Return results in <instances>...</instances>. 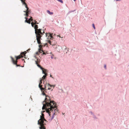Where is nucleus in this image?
Segmentation results:
<instances>
[{"label": "nucleus", "instance_id": "6", "mask_svg": "<svg viewBox=\"0 0 129 129\" xmlns=\"http://www.w3.org/2000/svg\"><path fill=\"white\" fill-rule=\"evenodd\" d=\"M48 43L50 44L51 45H52V46L56 45L57 44L56 41H51L49 40L48 41Z\"/></svg>", "mask_w": 129, "mask_h": 129}, {"label": "nucleus", "instance_id": "9", "mask_svg": "<svg viewBox=\"0 0 129 129\" xmlns=\"http://www.w3.org/2000/svg\"><path fill=\"white\" fill-rule=\"evenodd\" d=\"M16 60H17L18 59H19L21 57H23L22 55H19L17 56H15Z\"/></svg>", "mask_w": 129, "mask_h": 129}, {"label": "nucleus", "instance_id": "25", "mask_svg": "<svg viewBox=\"0 0 129 129\" xmlns=\"http://www.w3.org/2000/svg\"><path fill=\"white\" fill-rule=\"evenodd\" d=\"M48 87V89L49 90L51 89L50 88V87H51L50 86H47Z\"/></svg>", "mask_w": 129, "mask_h": 129}, {"label": "nucleus", "instance_id": "16", "mask_svg": "<svg viewBox=\"0 0 129 129\" xmlns=\"http://www.w3.org/2000/svg\"><path fill=\"white\" fill-rule=\"evenodd\" d=\"M46 77V76L44 75L42 77V79L44 80V79H45Z\"/></svg>", "mask_w": 129, "mask_h": 129}, {"label": "nucleus", "instance_id": "29", "mask_svg": "<svg viewBox=\"0 0 129 129\" xmlns=\"http://www.w3.org/2000/svg\"><path fill=\"white\" fill-rule=\"evenodd\" d=\"M43 54H46L45 53V52H43Z\"/></svg>", "mask_w": 129, "mask_h": 129}, {"label": "nucleus", "instance_id": "28", "mask_svg": "<svg viewBox=\"0 0 129 129\" xmlns=\"http://www.w3.org/2000/svg\"><path fill=\"white\" fill-rule=\"evenodd\" d=\"M104 67L106 69V65H105L104 66Z\"/></svg>", "mask_w": 129, "mask_h": 129}, {"label": "nucleus", "instance_id": "4", "mask_svg": "<svg viewBox=\"0 0 129 129\" xmlns=\"http://www.w3.org/2000/svg\"><path fill=\"white\" fill-rule=\"evenodd\" d=\"M39 60V59H37V60L35 61V63L37 64V66L38 67L40 68L41 70H42L43 73L45 74V76H46H46L47 75V74L46 73V69H44L40 65L38 64L40 62Z\"/></svg>", "mask_w": 129, "mask_h": 129}, {"label": "nucleus", "instance_id": "21", "mask_svg": "<svg viewBox=\"0 0 129 129\" xmlns=\"http://www.w3.org/2000/svg\"><path fill=\"white\" fill-rule=\"evenodd\" d=\"M15 64L16 65V67H18V66L20 67V65L17 64V63H16Z\"/></svg>", "mask_w": 129, "mask_h": 129}, {"label": "nucleus", "instance_id": "32", "mask_svg": "<svg viewBox=\"0 0 129 129\" xmlns=\"http://www.w3.org/2000/svg\"><path fill=\"white\" fill-rule=\"evenodd\" d=\"M74 1H76V0H74Z\"/></svg>", "mask_w": 129, "mask_h": 129}, {"label": "nucleus", "instance_id": "14", "mask_svg": "<svg viewBox=\"0 0 129 129\" xmlns=\"http://www.w3.org/2000/svg\"><path fill=\"white\" fill-rule=\"evenodd\" d=\"M47 12L50 15H52L53 14V13L52 12H50L49 11L47 10Z\"/></svg>", "mask_w": 129, "mask_h": 129}, {"label": "nucleus", "instance_id": "19", "mask_svg": "<svg viewBox=\"0 0 129 129\" xmlns=\"http://www.w3.org/2000/svg\"><path fill=\"white\" fill-rule=\"evenodd\" d=\"M24 4L25 5V8H26V9H27V8H28L27 7V4H26V3H25V4Z\"/></svg>", "mask_w": 129, "mask_h": 129}, {"label": "nucleus", "instance_id": "10", "mask_svg": "<svg viewBox=\"0 0 129 129\" xmlns=\"http://www.w3.org/2000/svg\"><path fill=\"white\" fill-rule=\"evenodd\" d=\"M24 12H26L27 13H30L31 12V10L29 9L28 8H27V9H26V11H24Z\"/></svg>", "mask_w": 129, "mask_h": 129}, {"label": "nucleus", "instance_id": "30", "mask_svg": "<svg viewBox=\"0 0 129 129\" xmlns=\"http://www.w3.org/2000/svg\"><path fill=\"white\" fill-rule=\"evenodd\" d=\"M30 49H28V50H27V51H28V50L29 51Z\"/></svg>", "mask_w": 129, "mask_h": 129}, {"label": "nucleus", "instance_id": "31", "mask_svg": "<svg viewBox=\"0 0 129 129\" xmlns=\"http://www.w3.org/2000/svg\"><path fill=\"white\" fill-rule=\"evenodd\" d=\"M50 77H52V76H51V75H50Z\"/></svg>", "mask_w": 129, "mask_h": 129}, {"label": "nucleus", "instance_id": "33", "mask_svg": "<svg viewBox=\"0 0 129 129\" xmlns=\"http://www.w3.org/2000/svg\"><path fill=\"white\" fill-rule=\"evenodd\" d=\"M120 0H116V1H120Z\"/></svg>", "mask_w": 129, "mask_h": 129}, {"label": "nucleus", "instance_id": "17", "mask_svg": "<svg viewBox=\"0 0 129 129\" xmlns=\"http://www.w3.org/2000/svg\"><path fill=\"white\" fill-rule=\"evenodd\" d=\"M39 53H42V52H43V51L41 49H40L39 50Z\"/></svg>", "mask_w": 129, "mask_h": 129}, {"label": "nucleus", "instance_id": "15", "mask_svg": "<svg viewBox=\"0 0 129 129\" xmlns=\"http://www.w3.org/2000/svg\"><path fill=\"white\" fill-rule=\"evenodd\" d=\"M25 22H26L29 24L30 23V20L29 19L28 20H25Z\"/></svg>", "mask_w": 129, "mask_h": 129}, {"label": "nucleus", "instance_id": "11", "mask_svg": "<svg viewBox=\"0 0 129 129\" xmlns=\"http://www.w3.org/2000/svg\"><path fill=\"white\" fill-rule=\"evenodd\" d=\"M26 51L24 52H22L20 54L21 55H22L23 56V57L25 56V54L26 53Z\"/></svg>", "mask_w": 129, "mask_h": 129}, {"label": "nucleus", "instance_id": "18", "mask_svg": "<svg viewBox=\"0 0 129 129\" xmlns=\"http://www.w3.org/2000/svg\"><path fill=\"white\" fill-rule=\"evenodd\" d=\"M22 2L23 3V4H25V0H21Z\"/></svg>", "mask_w": 129, "mask_h": 129}, {"label": "nucleus", "instance_id": "12", "mask_svg": "<svg viewBox=\"0 0 129 129\" xmlns=\"http://www.w3.org/2000/svg\"><path fill=\"white\" fill-rule=\"evenodd\" d=\"M38 23H34L33 22H32L31 24V26L33 27H34V25H35V24H38Z\"/></svg>", "mask_w": 129, "mask_h": 129}, {"label": "nucleus", "instance_id": "2", "mask_svg": "<svg viewBox=\"0 0 129 129\" xmlns=\"http://www.w3.org/2000/svg\"><path fill=\"white\" fill-rule=\"evenodd\" d=\"M35 29V33L36 34V40L37 43L40 45H39V47L40 48H42L43 47L45 46H47V43L42 44L41 43V40L42 39L41 37H42L45 33L44 31L41 32L42 29H38V25L35 24L34 27Z\"/></svg>", "mask_w": 129, "mask_h": 129}, {"label": "nucleus", "instance_id": "5", "mask_svg": "<svg viewBox=\"0 0 129 129\" xmlns=\"http://www.w3.org/2000/svg\"><path fill=\"white\" fill-rule=\"evenodd\" d=\"M47 86H50V87L53 86L54 87V85H51L49 83L47 84L46 83L44 84V87H42V86H41L40 88L41 91H42L43 90L46 91V88Z\"/></svg>", "mask_w": 129, "mask_h": 129}, {"label": "nucleus", "instance_id": "13", "mask_svg": "<svg viewBox=\"0 0 129 129\" xmlns=\"http://www.w3.org/2000/svg\"><path fill=\"white\" fill-rule=\"evenodd\" d=\"M42 79H41V80H40V83H39V88H40V87H41V86H42V85H41V84L42 83Z\"/></svg>", "mask_w": 129, "mask_h": 129}, {"label": "nucleus", "instance_id": "34", "mask_svg": "<svg viewBox=\"0 0 129 129\" xmlns=\"http://www.w3.org/2000/svg\"><path fill=\"white\" fill-rule=\"evenodd\" d=\"M45 129H46L45 128Z\"/></svg>", "mask_w": 129, "mask_h": 129}, {"label": "nucleus", "instance_id": "8", "mask_svg": "<svg viewBox=\"0 0 129 129\" xmlns=\"http://www.w3.org/2000/svg\"><path fill=\"white\" fill-rule=\"evenodd\" d=\"M11 58L12 61L13 63L14 64H15L16 63H17V60H16H16L15 61L14 58L12 57H11Z\"/></svg>", "mask_w": 129, "mask_h": 129}, {"label": "nucleus", "instance_id": "24", "mask_svg": "<svg viewBox=\"0 0 129 129\" xmlns=\"http://www.w3.org/2000/svg\"><path fill=\"white\" fill-rule=\"evenodd\" d=\"M92 26L95 29V27L94 25V24H93L92 25Z\"/></svg>", "mask_w": 129, "mask_h": 129}, {"label": "nucleus", "instance_id": "26", "mask_svg": "<svg viewBox=\"0 0 129 129\" xmlns=\"http://www.w3.org/2000/svg\"><path fill=\"white\" fill-rule=\"evenodd\" d=\"M25 19H26V20H27V19H28V18H27V16H26L25 17Z\"/></svg>", "mask_w": 129, "mask_h": 129}, {"label": "nucleus", "instance_id": "7", "mask_svg": "<svg viewBox=\"0 0 129 129\" xmlns=\"http://www.w3.org/2000/svg\"><path fill=\"white\" fill-rule=\"evenodd\" d=\"M45 35L46 36V37H48V38H47V39H51V38H53V36H52V35L50 33H45Z\"/></svg>", "mask_w": 129, "mask_h": 129}, {"label": "nucleus", "instance_id": "22", "mask_svg": "<svg viewBox=\"0 0 129 129\" xmlns=\"http://www.w3.org/2000/svg\"><path fill=\"white\" fill-rule=\"evenodd\" d=\"M36 54H37V55H39V54H40V53H39V52L38 51V52H36Z\"/></svg>", "mask_w": 129, "mask_h": 129}, {"label": "nucleus", "instance_id": "23", "mask_svg": "<svg viewBox=\"0 0 129 129\" xmlns=\"http://www.w3.org/2000/svg\"><path fill=\"white\" fill-rule=\"evenodd\" d=\"M29 19L31 21H33V19L32 17H31Z\"/></svg>", "mask_w": 129, "mask_h": 129}, {"label": "nucleus", "instance_id": "1", "mask_svg": "<svg viewBox=\"0 0 129 129\" xmlns=\"http://www.w3.org/2000/svg\"><path fill=\"white\" fill-rule=\"evenodd\" d=\"M44 91L43 90L42 93L44 95H45L46 97L45 100L43 102V106L42 109H46V110L49 114V116L52 119L54 118V115H57L58 113V110L57 109L56 104L55 102L53 101H51L49 97L46 95Z\"/></svg>", "mask_w": 129, "mask_h": 129}, {"label": "nucleus", "instance_id": "20", "mask_svg": "<svg viewBox=\"0 0 129 129\" xmlns=\"http://www.w3.org/2000/svg\"><path fill=\"white\" fill-rule=\"evenodd\" d=\"M25 12L26 13V14H25V15L26 16L28 17V14H29V13H27L26 12Z\"/></svg>", "mask_w": 129, "mask_h": 129}, {"label": "nucleus", "instance_id": "27", "mask_svg": "<svg viewBox=\"0 0 129 129\" xmlns=\"http://www.w3.org/2000/svg\"><path fill=\"white\" fill-rule=\"evenodd\" d=\"M34 21L35 22L34 23H37V21H36V20H34Z\"/></svg>", "mask_w": 129, "mask_h": 129}, {"label": "nucleus", "instance_id": "3", "mask_svg": "<svg viewBox=\"0 0 129 129\" xmlns=\"http://www.w3.org/2000/svg\"><path fill=\"white\" fill-rule=\"evenodd\" d=\"M47 121L44 117V115L43 114H42V115L40 116V119L38 121V124H39L40 126V129H45V125Z\"/></svg>", "mask_w": 129, "mask_h": 129}]
</instances>
